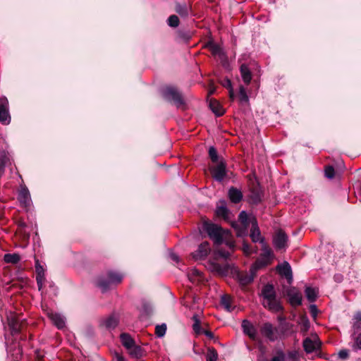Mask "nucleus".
I'll return each mask as SVG.
<instances>
[{
  "instance_id": "nucleus-34",
  "label": "nucleus",
  "mask_w": 361,
  "mask_h": 361,
  "mask_svg": "<svg viewBox=\"0 0 361 361\" xmlns=\"http://www.w3.org/2000/svg\"><path fill=\"white\" fill-rule=\"evenodd\" d=\"M193 321L192 329L197 335L202 334L203 329L200 326V319L197 314H194L192 317Z\"/></svg>"
},
{
  "instance_id": "nucleus-29",
  "label": "nucleus",
  "mask_w": 361,
  "mask_h": 361,
  "mask_svg": "<svg viewBox=\"0 0 361 361\" xmlns=\"http://www.w3.org/2000/svg\"><path fill=\"white\" fill-rule=\"evenodd\" d=\"M190 9V7L188 6L185 4H179L177 3L176 4V12L178 13L180 16L182 17H186L189 14V11Z\"/></svg>"
},
{
  "instance_id": "nucleus-7",
  "label": "nucleus",
  "mask_w": 361,
  "mask_h": 361,
  "mask_svg": "<svg viewBox=\"0 0 361 361\" xmlns=\"http://www.w3.org/2000/svg\"><path fill=\"white\" fill-rule=\"evenodd\" d=\"M302 346L307 353H312L319 349L321 342L317 334H311L310 337H307L303 341Z\"/></svg>"
},
{
  "instance_id": "nucleus-40",
  "label": "nucleus",
  "mask_w": 361,
  "mask_h": 361,
  "mask_svg": "<svg viewBox=\"0 0 361 361\" xmlns=\"http://www.w3.org/2000/svg\"><path fill=\"white\" fill-rule=\"evenodd\" d=\"M218 359V354L215 349L210 348L207 354L206 361H216Z\"/></svg>"
},
{
  "instance_id": "nucleus-36",
  "label": "nucleus",
  "mask_w": 361,
  "mask_h": 361,
  "mask_svg": "<svg viewBox=\"0 0 361 361\" xmlns=\"http://www.w3.org/2000/svg\"><path fill=\"white\" fill-rule=\"evenodd\" d=\"M139 309L143 314H149L152 312V306L151 303L146 300H142L141 301V305Z\"/></svg>"
},
{
  "instance_id": "nucleus-14",
  "label": "nucleus",
  "mask_w": 361,
  "mask_h": 361,
  "mask_svg": "<svg viewBox=\"0 0 361 361\" xmlns=\"http://www.w3.org/2000/svg\"><path fill=\"white\" fill-rule=\"evenodd\" d=\"M241 327L243 333L251 340H257V331L255 326L248 320L245 319L242 322Z\"/></svg>"
},
{
  "instance_id": "nucleus-20",
  "label": "nucleus",
  "mask_w": 361,
  "mask_h": 361,
  "mask_svg": "<svg viewBox=\"0 0 361 361\" xmlns=\"http://www.w3.org/2000/svg\"><path fill=\"white\" fill-rule=\"evenodd\" d=\"M292 324L288 322H281L280 325L276 327L279 332V340L284 339L293 333Z\"/></svg>"
},
{
  "instance_id": "nucleus-43",
  "label": "nucleus",
  "mask_w": 361,
  "mask_h": 361,
  "mask_svg": "<svg viewBox=\"0 0 361 361\" xmlns=\"http://www.w3.org/2000/svg\"><path fill=\"white\" fill-rule=\"evenodd\" d=\"M35 269L37 273L36 278H45L44 269L43 267L39 263L38 260L36 261Z\"/></svg>"
},
{
  "instance_id": "nucleus-53",
  "label": "nucleus",
  "mask_w": 361,
  "mask_h": 361,
  "mask_svg": "<svg viewBox=\"0 0 361 361\" xmlns=\"http://www.w3.org/2000/svg\"><path fill=\"white\" fill-rule=\"evenodd\" d=\"M44 279L45 278H36L39 290H41L42 288Z\"/></svg>"
},
{
  "instance_id": "nucleus-56",
  "label": "nucleus",
  "mask_w": 361,
  "mask_h": 361,
  "mask_svg": "<svg viewBox=\"0 0 361 361\" xmlns=\"http://www.w3.org/2000/svg\"><path fill=\"white\" fill-rule=\"evenodd\" d=\"M170 257H171V259L175 261V262H178V260H179L178 256L177 255L174 254V253H171L170 255Z\"/></svg>"
},
{
  "instance_id": "nucleus-32",
  "label": "nucleus",
  "mask_w": 361,
  "mask_h": 361,
  "mask_svg": "<svg viewBox=\"0 0 361 361\" xmlns=\"http://www.w3.org/2000/svg\"><path fill=\"white\" fill-rule=\"evenodd\" d=\"M353 329L355 332L361 331V312H356L353 318Z\"/></svg>"
},
{
  "instance_id": "nucleus-10",
  "label": "nucleus",
  "mask_w": 361,
  "mask_h": 361,
  "mask_svg": "<svg viewBox=\"0 0 361 361\" xmlns=\"http://www.w3.org/2000/svg\"><path fill=\"white\" fill-rule=\"evenodd\" d=\"M18 200L23 207L26 210L30 209L32 204V200L30 192L25 186L21 187L18 192Z\"/></svg>"
},
{
  "instance_id": "nucleus-24",
  "label": "nucleus",
  "mask_w": 361,
  "mask_h": 361,
  "mask_svg": "<svg viewBox=\"0 0 361 361\" xmlns=\"http://www.w3.org/2000/svg\"><path fill=\"white\" fill-rule=\"evenodd\" d=\"M298 324L300 326V331L302 334H306L310 327V320L306 315H301L299 317Z\"/></svg>"
},
{
  "instance_id": "nucleus-2",
  "label": "nucleus",
  "mask_w": 361,
  "mask_h": 361,
  "mask_svg": "<svg viewBox=\"0 0 361 361\" xmlns=\"http://www.w3.org/2000/svg\"><path fill=\"white\" fill-rule=\"evenodd\" d=\"M262 295L264 298V306L269 310L278 312L283 310L280 302L276 298V293L273 285L267 284L262 290Z\"/></svg>"
},
{
  "instance_id": "nucleus-12",
  "label": "nucleus",
  "mask_w": 361,
  "mask_h": 361,
  "mask_svg": "<svg viewBox=\"0 0 361 361\" xmlns=\"http://www.w3.org/2000/svg\"><path fill=\"white\" fill-rule=\"evenodd\" d=\"M286 295L288 297L289 302L292 306H298L302 303V294L295 287H290L287 289Z\"/></svg>"
},
{
  "instance_id": "nucleus-25",
  "label": "nucleus",
  "mask_w": 361,
  "mask_h": 361,
  "mask_svg": "<svg viewBox=\"0 0 361 361\" xmlns=\"http://www.w3.org/2000/svg\"><path fill=\"white\" fill-rule=\"evenodd\" d=\"M240 74L243 82L247 85L249 84L252 80V73L247 65H241Z\"/></svg>"
},
{
  "instance_id": "nucleus-44",
  "label": "nucleus",
  "mask_w": 361,
  "mask_h": 361,
  "mask_svg": "<svg viewBox=\"0 0 361 361\" xmlns=\"http://www.w3.org/2000/svg\"><path fill=\"white\" fill-rule=\"evenodd\" d=\"M209 155L212 161L214 163L218 161V154L216 149L214 147H210L209 149Z\"/></svg>"
},
{
  "instance_id": "nucleus-16",
  "label": "nucleus",
  "mask_w": 361,
  "mask_h": 361,
  "mask_svg": "<svg viewBox=\"0 0 361 361\" xmlns=\"http://www.w3.org/2000/svg\"><path fill=\"white\" fill-rule=\"evenodd\" d=\"M247 214L245 211L239 214V220L243 224V228H240L237 222H232L231 226L236 230V235L238 237L243 236L245 233V227L247 224Z\"/></svg>"
},
{
  "instance_id": "nucleus-21",
  "label": "nucleus",
  "mask_w": 361,
  "mask_h": 361,
  "mask_svg": "<svg viewBox=\"0 0 361 361\" xmlns=\"http://www.w3.org/2000/svg\"><path fill=\"white\" fill-rule=\"evenodd\" d=\"M250 273L247 274L246 272H238L236 277L239 283L242 286H246L250 283L255 277V273H253L251 269L250 270Z\"/></svg>"
},
{
  "instance_id": "nucleus-60",
  "label": "nucleus",
  "mask_w": 361,
  "mask_h": 361,
  "mask_svg": "<svg viewBox=\"0 0 361 361\" xmlns=\"http://www.w3.org/2000/svg\"><path fill=\"white\" fill-rule=\"evenodd\" d=\"M214 90H210V91H209V94H213V93H214Z\"/></svg>"
},
{
  "instance_id": "nucleus-15",
  "label": "nucleus",
  "mask_w": 361,
  "mask_h": 361,
  "mask_svg": "<svg viewBox=\"0 0 361 361\" xmlns=\"http://www.w3.org/2000/svg\"><path fill=\"white\" fill-rule=\"evenodd\" d=\"M211 248L208 242L201 243L197 250L192 254V258L195 260L204 259L210 252Z\"/></svg>"
},
{
  "instance_id": "nucleus-28",
  "label": "nucleus",
  "mask_w": 361,
  "mask_h": 361,
  "mask_svg": "<svg viewBox=\"0 0 361 361\" xmlns=\"http://www.w3.org/2000/svg\"><path fill=\"white\" fill-rule=\"evenodd\" d=\"M209 107L211 110L218 116H220L224 114V109L219 102L216 100H210L209 102Z\"/></svg>"
},
{
  "instance_id": "nucleus-41",
  "label": "nucleus",
  "mask_w": 361,
  "mask_h": 361,
  "mask_svg": "<svg viewBox=\"0 0 361 361\" xmlns=\"http://www.w3.org/2000/svg\"><path fill=\"white\" fill-rule=\"evenodd\" d=\"M167 23L170 27H176L179 25V18L176 15H171L169 17Z\"/></svg>"
},
{
  "instance_id": "nucleus-50",
  "label": "nucleus",
  "mask_w": 361,
  "mask_h": 361,
  "mask_svg": "<svg viewBox=\"0 0 361 361\" xmlns=\"http://www.w3.org/2000/svg\"><path fill=\"white\" fill-rule=\"evenodd\" d=\"M243 250L244 253L247 255H250L252 252L250 250V245L246 243H243Z\"/></svg>"
},
{
  "instance_id": "nucleus-58",
  "label": "nucleus",
  "mask_w": 361,
  "mask_h": 361,
  "mask_svg": "<svg viewBox=\"0 0 361 361\" xmlns=\"http://www.w3.org/2000/svg\"><path fill=\"white\" fill-rule=\"evenodd\" d=\"M192 272L195 276H200L201 275V273L197 269H194Z\"/></svg>"
},
{
  "instance_id": "nucleus-22",
  "label": "nucleus",
  "mask_w": 361,
  "mask_h": 361,
  "mask_svg": "<svg viewBox=\"0 0 361 361\" xmlns=\"http://www.w3.org/2000/svg\"><path fill=\"white\" fill-rule=\"evenodd\" d=\"M49 317L58 329H63L65 326V318L61 314L56 312H51L49 314Z\"/></svg>"
},
{
  "instance_id": "nucleus-26",
  "label": "nucleus",
  "mask_w": 361,
  "mask_h": 361,
  "mask_svg": "<svg viewBox=\"0 0 361 361\" xmlns=\"http://www.w3.org/2000/svg\"><path fill=\"white\" fill-rule=\"evenodd\" d=\"M221 204L216 208V213L219 216L223 217L224 219H228L229 210L228 209L224 200L219 202Z\"/></svg>"
},
{
  "instance_id": "nucleus-48",
  "label": "nucleus",
  "mask_w": 361,
  "mask_h": 361,
  "mask_svg": "<svg viewBox=\"0 0 361 361\" xmlns=\"http://www.w3.org/2000/svg\"><path fill=\"white\" fill-rule=\"evenodd\" d=\"M354 349L361 350V334L355 338V343L353 346Z\"/></svg>"
},
{
  "instance_id": "nucleus-55",
  "label": "nucleus",
  "mask_w": 361,
  "mask_h": 361,
  "mask_svg": "<svg viewBox=\"0 0 361 361\" xmlns=\"http://www.w3.org/2000/svg\"><path fill=\"white\" fill-rule=\"evenodd\" d=\"M310 311L314 317L317 315V309L315 305H310Z\"/></svg>"
},
{
  "instance_id": "nucleus-35",
  "label": "nucleus",
  "mask_w": 361,
  "mask_h": 361,
  "mask_svg": "<svg viewBox=\"0 0 361 361\" xmlns=\"http://www.w3.org/2000/svg\"><path fill=\"white\" fill-rule=\"evenodd\" d=\"M127 350H128L129 354L133 357L140 358L142 355L141 348L135 345V343L132 345V347L128 348Z\"/></svg>"
},
{
  "instance_id": "nucleus-9",
  "label": "nucleus",
  "mask_w": 361,
  "mask_h": 361,
  "mask_svg": "<svg viewBox=\"0 0 361 361\" xmlns=\"http://www.w3.org/2000/svg\"><path fill=\"white\" fill-rule=\"evenodd\" d=\"M11 122V116L8 111V101L6 97L0 98V123L8 125Z\"/></svg>"
},
{
  "instance_id": "nucleus-33",
  "label": "nucleus",
  "mask_w": 361,
  "mask_h": 361,
  "mask_svg": "<svg viewBox=\"0 0 361 361\" xmlns=\"http://www.w3.org/2000/svg\"><path fill=\"white\" fill-rule=\"evenodd\" d=\"M221 305L224 307V309L228 312H231L233 310L232 307V299L227 295H224L221 298Z\"/></svg>"
},
{
  "instance_id": "nucleus-1",
  "label": "nucleus",
  "mask_w": 361,
  "mask_h": 361,
  "mask_svg": "<svg viewBox=\"0 0 361 361\" xmlns=\"http://www.w3.org/2000/svg\"><path fill=\"white\" fill-rule=\"evenodd\" d=\"M204 228L215 244L220 245L225 242L226 245L233 250L235 243L231 239V235L228 230H224L220 226L212 223H205Z\"/></svg>"
},
{
  "instance_id": "nucleus-5",
  "label": "nucleus",
  "mask_w": 361,
  "mask_h": 361,
  "mask_svg": "<svg viewBox=\"0 0 361 361\" xmlns=\"http://www.w3.org/2000/svg\"><path fill=\"white\" fill-rule=\"evenodd\" d=\"M259 331L261 335L270 342L279 340L278 329L270 322H267L263 323L260 326Z\"/></svg>"
},
{
  "instance_id": "nucleus-46",
  "label": "nucleus",
  "mask_w": 361,
  "mask_h": 361,
  "mask_svg": "<svg viewBox=\"0 0 361 361\" xmlns=\"http://www.w3.org/2000/svg\"><path fill=\"white\" fill-rule=\"evenodd\" d=\"M338 357L342 360H347L349 357V352L346 349L341 350L338 353Z\"/></svg>"
},
{
  "instance_id": "nucleus-52",
  "label": "nucleus",
  "mask_w": 361,
  "mask_h": 361,
  "mask_svg": "<svg viewBox=\"0 0 361 361\" xmlns=\"http://www.w3.org/2000/svg\"><path fill=\"white\" fill-rule=\"evenodd\" d=\"M114 356L116 361H125L124 357L118 352H114Z\"/></svg>"
},
{
  "instance_id": "nucleus-37",
  "label": "nucleus",
  "mask_w": 361,
  "mask_h": 361,
  "mask_svg": "<svg viewBox=\"0 0 361 361\" xmlns=\"http://www.w3.org/2000/svg\"><path fill=\"white\" fill-rule=\"evenodd\" d=\"M212 54L214 56H219L220 59L223 60L226 58L225 53L222 49L216 44H212L211 46Z\"/></svg>"
},
{
  "instance_id": "nucleus-6",
  "label": "nucleus",
  "mask_w": 361,
  "mask_h": 361,
  "mask_svg": "<svg viewBox=\"0 0 361 361\" xmlns=\"http://www.w3.org/2000/svg\"><path fill=\"white\" fill-rule=\"evenodd\" d=\"M163 97L168 101L173 102L178 106L184 104L179 92L173 87H167L162 92Z\"/></svg>"
},
{
  "instance_id": "nucleus-42",
  "label": "nucleus",
  "mask_w": 361,
  "mask_h": 361,
  "mask_svg": "<svg viewBox=\"0 0 361 361\" xmlns=\"http://www.w3.org/2000/svg\"><path fill=\"white\" fill-rule=\"evenodd\" d=\"M166 331V325L165 324H162L161 325H157L155 328V334L158 337H162L165 335Z\"/></svg>"
},
{
  "instance_id": "nucleus-23",
  "label": "nucleus",
  "mask_w": 361,
  "mask_h": 361,
  "mask_svg": "<svg viewBox=\"0 0 361 361\" xmlns=\"http://www.w3.org/2000/svg\"><path fill=\"white\" fill-rule=\"evenodd\" d=\"M228 197L233 203H238L243 199V194L241 191L235 188L231 187L228 190Z\"/></svg>"
},
{
  "instance_id": "nucleus-51",
  "label": "nucleus",
  "mask_w": 361,
  "mask_h": 361,
  "mask_svg": "<svg viewBox=\"0 0 361 361\" xmlns=\"http://www.w3.org/2000/svg\"><path fill=\"white\" fill-rule=\"evenodd\" d=\"M16 224L18 227L19 229L22 230L24 228L26 227V224L25 223V221L22 219H18L17 221H16Z\"/></svg>"
},
{
  "instance_id": "nucleus-49",
  "label": "nucleus",
  "mask_w": 361,
  "mask_h": 361,
  "mask_svg": "<svg viewBox=\"0 0 361 361\" xmlns=\"http://www.w3.org/2000/svg\"><path fill=\"white\" fill-rule=\"evenodd\" d=\"M216 254L218 256H219V257H221L222 258H224V259L228 258L230 255H231L229 252L225 251V250H218Z\"/></svg>"
},
{
  "instance_id": "nucleus-57",
  "label": "nucleus",
  "mask_w": 361,
  "mask_h": 361,
  "mask_svg": "<svg viewBox=\"0 0 361 361\" xmlns=\"http://www.w3.org/2000/svg\"><path fill=\"white\" fill-rule=\"evenodd\" d=\"M260 201V198L259 195H256L253 200L254 203H257Z\"/></svg>"
},
{
  "instance_id": "nucleus-4",
  "label": "nucleus",
  "mask_w": 361,
  "mask_h": 361,
  "mask_svg": "<svg viewBox=\"0 0 361 361\" xmlns=\"http://www.w3.org/2000/svg\"><path fill=\"white\" fill-rule=\"evenodd\" d=\"M123 279V275L119 272L109 271L107 272V278H100L97 281V286L102 292H106L112 284L120 283Z\"/></svg>"
},
{
  "instance_id": "nucleus-27",
  "label": "nucleus",
  "mask_w": 361,
  "mask_h": 361,
  "mask_svg": "<svg viewBox=\"0 0 361 361\" xmlns=\"http://www.w3.org/2000/svg\"><path fill=\"white\" fill-rule=\"evenodd\" d=\"M8 326L12 333L16 334L21 330V323L19 322L18 319L14 317L8 318Z\"/></svg>"
},
{
  "instance_id": "nucleus-54",
  "label": "nucleus",
  "mask_w": 361,
  "mask_h": 361,
  "mask_svg": "<svg viewBox=\"0 0 361 361\" xmlns=\"http://www.w3.org/2000/svg\"><path fill=\"white\" fill-rule=\"evenodd\" d=\"M202 334H204L207 337H208L210 339H212L214 337V334L210 331L203 330V332Z\"/></svg>"
},
{
  "instance_id": "nucleus-19",
  "label": "nucleus",
  "mask_w": 361,
  "mask_h": 361,
  "mask_svg": "<svg viewBox=\"0 0 361 361\" xmlns=\"http://www.w3.org/2000/svg\"><path fill=\"white\" fill-rule=\"evenodd\" d=\"M277 269H278L279 273L287 279L288 283H292V281H293L292 270H291V267H290V264L288 262H285L283 264L278 265Z\"/></svg>"
},
{
  "instance_id": "nucleus-38",
  "label": "nucleus",
  "mask_w": 361,
  "mask_h": 361,
  "mask_svg": "<svg viewBox=\"0 0 361 361\" xmlns=\"http://www.w3.org/2000/svg\"><path fill=\"white\" fill-rule=\"evenodd\" d=\"M4 259L6 263L16 264L20 261V256L17 254H6Z\"/></svg>"
},
{
  "instance_id": "nucleus-39",
  "label": "nucleus",
  "mask_w": 361,
  "mask_h": 361,
  "mask_svg": "<svg viewBox=\"0 0 361 361\" xmlns=\"http://www.w3.org/2000/svg\"><path fill=\"white\" fill-rule=\"evenodd\" d=\"M239 99L241 102H248L249 98L246 92V90L243 86L239 87Z\"/></svg>"
},
{
  "instance_id": "nucleus-13",
  "label": "nucleus",
  "mask_w": 361,
  "mask_h": 361,
  "mask_svg": "<svg viewBox=\"0 0 361 361\" xmlns=\"http://www.w3.org/2000/svg\"><path fill=\"white\" fill-rule=\"evenodd\" d=\"M119 317L116 314H112L108 317L103 318L100 321V326L107 330L114 329L118 324Z\"/></svg>"
},
{
  "instance_id": "nucleus-3",
  "label": "nucleus",
  "mask_w": 361,
  "mask_h": 361,
  "mask_svg": "<svg viewBox=\"0 0 361 361\" xmlns=\"http://www.w3.org/2000/svg\"><path fill=\"white\" fill-rule=\"evenodd\" d=\"M262 252L260 254L259 258L251 267V271L253 273H256L259 269L269 264L274 257L271 249L267 245L266 243L262 245Z\"/></svg>"
},
{
  "instance_id": "nucleus-31",
  "label": "nucleus",
  "mask_w": 361,
  "mask_h": 361,
  "mask_svg": "<svg viewBox=\"0 0 361 361\" xmlns=\"http://www.w3.org/2000/svg\"><path fill=\"white\" fill-rule=\"evenodd\" d=\"M305 293L307 299L310 302H314L318 295V290L312 287H306Z\"/></svg>"
},
{
  "instance_id": "nucleus-11",
  "label": "nucleus",
  "mask_w": 361,
  "mask_h": 361,
  "mask_svg": "<svg viewBox=\"0 0 361 361\" xmlns=\"http://www.w3.org/2000/svg\"><path fill=\"white\" fill-rule=\"evenodd\" d=\"M273 244L276 250H286L288 247V236L282 231H279L273 237Z\"/></svg>"
},
{
  "instance_id": "nucleus-45",
  "label": "nucleus",
  "mask_w": 361,
  "mask_h": 361,
  "mask_svg": "<svg viewBox=\"0 0 361 361\" xmlns=\"http://www.w3.org/2000/svg\"><path fill=\"white\" fill-rule=\"evenodd\" d=\"M325 176L329 179H331L334 177V169L331 166H328L325 168Z\"/></svg>"
},
{
  "instance_id": "nucleus-47",
  "label": "nucleus",
  "mask_w": 361,
  "mask_h": 361,
  "mask_svg": "<svg viewBox=\"0 0 361 361\" xmlns=\"http://www.w3.org/2000/svg\"><path fill=\"white\" fill-rule=\"evenodd\" d=\"M225 86H226L228 88H229V96L232 99H233L234 92H233V90L232 85H231V82L230 80H226Z\"/></svg>"
},
{
  "instance_id": "nucleus-8",
  "label": "nucleus",
  "mask_w": 361,
  "mask_h": 361,
  "mask_svg": "<svg viewBox=\"0 0 361 361\" xmlns=\"http://www.w3.org/2000/svg\"><path fill=\"white\" fill-rule=\"evenodd\" d=\"M206 267L212 272L220 276H226L228 273L230 269V266L228 264H220L214 259L209 260Z\"/></svg>"
},
{
  "instance_id": "nucleus-59",
  "label": "nucleus",
  "mask_w": 361,
  "mask_h": 361,
  "mask_svg": "<svg viewBox=\"0 0 361 361\" xmlns=\"http://www.w3.org/2000/svg\"><path fill=\"white\" fill-rule=\"evenodd\" d=\"M279 320H280L281 322H282V321H283V322H284L285 319H284V318H283V317H280V318H279Z\"/></svg>"
},
{
  "instance_id": "nucleus-18",
  "label": "nucleus",
  "mask_w": 361,
  "mask_h": 361,
  "mask_svg": "<svg viewBox=\"0 0 361 361\" xmlns=\"http://www.w3.org/2000/svg\"><path fill=\"white\" fill-rule=\"evenodd\" d=\"M212 177L217 181H222L226 176V165L223 162L211 169Z\"/></svg>"
},
{
  "instance_id": "nucleus-17",
  "label": "nucleus",
  "mask_w": 361,
  "mask_h": 361,
  "mask_svg": "<svg viewBox=\"0 0 361 361\" xmlns=\"http://www.w3.org/2000/svg\"><path fill=\"white\" fill-rule=\"evenodd\" d=\"M250 238L254 243L259 242L261 245L264 244L265 240L261 236V232L258 227L257 220L253 219L252 221V228L250 231Z\"/></svg>"
},
{
  "instance_id": "nucleus-30",
  "label": "nucleus",
  "mask_w": 361,
  "mask_h": 361,
  "mask_svg": "<svg viewBox=\"0 0 361 361\" xmlns=\"http://www.w3.org/2000/svg\"><path fill=\"white\" fill-rule=\"evenodd\" d=\"M121 341L122 345L128 349V348L132 347V345L135 343V341L128 334H121L120 336Z\"/></svg>"
}]
</instances>
